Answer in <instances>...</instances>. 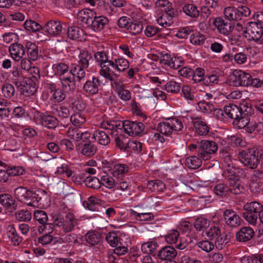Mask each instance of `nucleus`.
<instances>
[{"mask_svg":"<svg viewBox=\"0 0 263 263\" xmlns=\"http://www.w3.org/2000/svg\"><path fill=\"white\" fill-rule=\"evenodd\" d=\"M9 51L11 58L15 61H19L25 53L24 47L18 43L11 44L9 47Z\"/></svg>","mask_w":263,"mask_h":263,"instance_id":"18","label":"nucleus"},{"mask_svg":"<svg viewBox=\"0 0 263 263\" xmlns=\"http://www.w3.org/2000/svg\"><path fill=\"white\" fill-rule=\"evenodd\" d=\"M204 69L202 68H197L195 70H193V73L192 74V80L195 83L202 82L204 79Z\"/></svg>","mask_w":263,"mask_h":263,"instance_id":"58","label":"nucleus"},{"mask_svg":"<svg viewBox=\"0 0 263 263\" xmlns=\"http://www.w3.org/2000/svg\"><path fill=\"white\" fill-rule=\"evenodd\" d=\"M227 184L220 183L215 186L214 193L218 196H224L228 195L229 193L234 194H239L243 192V187L240 183L233 184L228 182Z\"/></svg>","mask_w":263,"mask_h":263,"instance_id":"6","label":"nucleus"},{"mask_svg":"<svg viewBox=\"0 0 263 263\" xmlns=\"http://www.w3.org/2000/svg\"><path fill=\"white\" fill-rule=\"evenodd\" d=\"M85 184L92 189H99L101 186V180L95 177H87L85 179Z\"/></svg>","mask_w":263,"mask_h":263,"instance_id":"55","label":"nucleus"},{"mask_svg":"<svg viewBox=\"0 0 263 263\" xmlns=\"http://www.w3.org/2000/svg\"><path fill=\"white\" fill-rule=\"evenodd\" d=\"M70 121L73 125L80 126L86 122V119L81 113L77 112L70 117Z\"/></svg>","mask_w":263,"mask_h":263,"instance_id":"59","label":"nucleus"},{"mask_svg":"<svg viewBox=\"0 0 263 263\" xmlns=\"http://www.w3.org/2000/svg\"><path fill=\"white\" fill-rule=\"evenodd\" d=\"M24 26L27 30L32 32L38 31L42 28L39 23L31 20L26 21Z\"/></svg>","mask_w":263,"mask_h":263,"instance_id":"61","label":"nucleus"},{"mask_svg":"<svg viewBox=\"0 0 263 263\" xmlns=\"http://www.w3.org/2000/svg\"><path fill=\"white\" fill-rule=\"evenodd\" d=\"M52 112L55 115L61 118H67L70 116V111L68 107L61 105H53L52 106Z\"/></svg>","mask_w":263,"mask_h":263,"instance_id":"37","label":"nucleus"},{"mask_svg":"<svg viewBox=\"0 0 263 263\" xmlns=\"http://www.w3.org/2000/svg\"><path fill=\"white\" fill-rule=\"evenodd\" d=\"M142 29L141 23L130 22L127 29L131 34L136 35L141 32Z\"/></svg>","mask_w":263,"mask_h":263,"instance_id":"64","label":"nucleus"},{"mask_svg":"<svg viewBox=\"0 0 263 263\" xmlns=\"http://www.w3.org/2000/svg\"><path fill=\"white\" fill-rule=\"evenodd\" d=\"M213 25L218 29V32L223 35L229 34L233 29L230 20L216 17L214 19Z\"/></svg>","mask_w":263,"mask_h":263,"instance_id":"12","label":"nucleus"},{"mask_svg":"<svg viewBox=\"0 0 263 263\" xmlns=\"http://www.w3.org/2000/svg\"><path fill=\"white\" fill-rule=\"evenodd\" d=\"M85 238L86 242L91 246L98 245L101 241V234L96 231L88 232Z\"/></svg>","mask_w":263,"mask_h":263,"instance_id":"39","label":"nucleus"},{"mask_svg":"<svg viewBox=\"0 0 263 263\" xmlns=\"http://www.w3.org/2000/svg\"><path fill=\"white\" fill-rule=\"evenodd\" d=\"M92 60L91 53L87 51L83 50L80 52L78 61V65L81 67L87 68L89 65V61Z\"/></svg>","mask_w":263,"mask_h":263,"instance_id":"36","label":"nucleus"},{"mask_svg":"<svg viewBox=\"0 0 263 263\" xmlns=\"http://www.w3.org/2000/svg\"><path fill=\"white\" fill-rule=\"evenodd\" d=\"M130 214L134 216L137 220L141 221L151 220L153 219L154 216L151 213H137L133 210H130Z\"/></svg>","mask_w":263,"mask_h":263,"instance_id":"53","label":"nucleus"},{"mask_svg":"<svg viewBox=\"0 0 263 263\" xmlns=\"http://www.w3.org/2000/svg\"><path fill=\"white\" fill-rule=\"evenodd\" d=\"M243 33L248 41H254L259 45L263 44V29L256 22L248 23Z\"/></svg>","mask_w":263,"mask_h":263,"instance_id":"3","label":"nucleus"},{"mask_svg":"<svg viewBox=\"0 0 263 263\" xmlns=\"http://www.w3.org/2000/svg\"><path fill=\"white\" fill-rule=\"evenodd\" d=\"M33 216L34 219L40 224L43 226L45 224L50 225V223H48V216L47 214L43 210H36L34 211Z\"/></svg>","mask_w":263,"mask_h":263,"instance_id":"44","label":"nucleus"},{"mask_svg":"<svg viewBox=\"0 0 263 263\" xmlns=\"http://www.w3.org/2000/svg\"><path fill=\"white\" fill-rule=\"evenodd\" d=\"M15 85L20 91L21 94L25 96H30L32 95L35 92V89L33 87L27 83L26 80L15 81Z\"/></svg>","mask_w":263,"mask_h":263,"instance_id":"25","label":"nucleus"},{"mask_svg":"<svg viewBox=\"0 0 263 263\" xmlns=\"http://www.w3.org/2000/svg\"><path fill=\"white\" fill-rule=\"evenodd\" d=\"M180 233L178 231L173 229L170 230L165 236L166 241L170 244L176 243L179 239Z\"/></svg>","mask_w":263,"mask_h":263,"instance_id":"51","label":"nucleus"},{"mask_svg":"<svg viewBox=\"0 0 263 263\" xmlns=\"http://www.w3.org/2000/svg\"><path fill=\"white\" fill-rule=\"evenodd\" d=\"M53 66L54 69H55L57 73L59 75V79L71 74L70 69H69L68 65L65 63L60 62L54 64Z\"/></svg>","mask_w":263,"mask_h":263,"instance_id":"40","label":"nucleus"},{"mask_svg":"<svg viewBox=\"0 0 263 263\" xmlns=\"http://www.w3.org/2000/svg\"><path fill=\"white\" fill-rule=\"evenodd\" d=\"M218 149L217 144L213 140H202L199 142L198 156L204 161L210 160Z\"/></svg>","mask_w":263,"mask_h":263,"instance_id":"5","label":"nucleus"},{"mask_svg":"<svg viewBox=\"0 0 263 263\" xmlns=\"http://www.w3.org/2000/svg\"><path fill=\"white\" fill-rule=\"evenodd\" d=\"M93 16V12L89 9H83L77 14V21L83 25H86L88 27Z\"/></svg>","mask_w":263,"mask_h":263,"instance_id":"26","label":"nucleus"},{"mask_svg":"<svg viewBox=\"0 0 263 263\" xmlns=\"http://www.w3.org/2000/svg\"><path fill=\"white\" fill-rule=\"evenodd\" d=\"M3 40L7 44L17 43L19 37L18 35L13 32H7L3 35Z\"/></svg>","mask_w":263,"mask_h":263,"instance_id":"63","label":"nucleus"},{"mask_svg":"<svg viewBox=\"0 0 263 263\" xmlns=\"http://www.w3.org/2000/svg\"><path fill=\"white\" fill-rule=\"evenodd\" d=\"M164 89L169 93L176 94L178 93L181 89L180 84L175 81H170L164 86Z\"/></svg>","mask_w":263,"mask_h":263,"instance_id":"49","label":"nucleus"},{"mask_svg":"<svg viewBox=\"0 0 263 263\" xmlns=\"http://www.w3.org/2000/svg\"><path fill=\"white\" fill-rule=\"evenodd\" d=\"M206 236L212 240L220 235L221 233V229L218 225H212L205 232Z\"/></svg>","mask_w":263,"mask_h":263,"instance_id":"50","label":"nucleus"},{"mask_svg":"<svg viewBox=\"0 0 263 263\" xmlns=\"http://www.w3.org/2000/svg\"><path fill=\"white\" fill-rule=\"evenodd\" d=\"M223 12L224 15L227 18V20H230V21L231 20H239V15H238L237 13V9H235L233 7H228L224 8Z\"/></svg>","mask_w":263,"mask_h":263,"instance_id":"54","label":"nucleus"},{"mask_svg":"<svg viewBox=\"0 0 263 263\" xmlns=\"http://www.w3.org/2000/svg\"><path fill=\"white\" fill-rule=\"evenodd\" d=\"M30 199L32 205L30 206H35L36 204L40 205H44L45 203L49 200V195L43 190H38L35 191H31Z\"/></svg>","mask_w":263,"mask_h":263,"instance_id":"10","label":"nucleus"},{"mask_svg":"<svg viewBox=\"0 0 263 263\" xmlns=\"http://www.w3.org/2000/svg\"><path fill=\"white\" fill-rule=\"evenodd\" d=\"M110 66L119 73V77L121 72L124 71L129 67L128 61L124 58H118L110 62Z\"/></svg>","mask_w":263,"mask_h":263,"instance_id":"21","label":"nucleus"},{"mask_svg":"<svg viewBox=\"0 0 263 263\" xmlns=\"http://www.w3.org/2000/svg\"><path fill=\"white\" fill-rule=\"evenodd\" d=\"M118 177L109 176L108 175H104L101 177V185L111 189L116 187V182Z\"/></svg>","mask_w":263,"mask_h":263,"instance_id":"47","label":"nucleus"},{"mask_svg":"<svg viewBox=\"0 0 263 263\" xmlns=\"http://www.w3.org/2000/svg\"><path fill=\"white\" fill-rule=\"evenodd\" d=\"M109 132L106 133L103 130H96L93 134L92 138L100 144L107 145L110 142V138L108 136Z\"/></svg>","mask_w":263,"mask_h":263,"instance_id":"31","label":"nucleus"},{"mask_svg":"<svg viewBox=\"0 0 263 263\" xmlns=\"http://www.w3.org/2000/svg\"><path fill=\"white\" fill-rule=\"evenodd\" d=\"M194 226L196 230L200 231L209 226V222L205 218L199 217L194 221Z\"/></svg>","mask_w":263,"mask_h":263,"instance_id":"62","label":"nucleus"},{"mask_svg":"<svg viewBox=\"0 0 263 263\" xmlns=\"http://www.w3.org/2000/svg\"><path fill=\"white\" fill-rule=\"evenodd\" d=\"M79 150L81 154L85 156L91 157L94 155L97 151V146L90 142H86L82 145Z\"/></svg>","mask_w":263,"mask_h":263,"instance_id":"33","label":"nucleus"},{"mask_svg":"<svg viewBox=\"0 0 263 263\" xmlns=\"http://www.w3.org/2000/svg\"><path fill=\"white\" fill-rule=\"evenodd\" d=\"M254 235V232L253 229L249 227H244L236 233V237L238 241L246 242L250 240Z\"/></svg>","mask_w":263,"mask_h":263,"instance_id":"24","label":"nucleus"},{"mask_svg":"<svg viewBox=\"0 0 263 263\" xmlns=\"http://www.w3.org/2000/svg\"><path fill=\"white\" fill-rule=\"evenodd\" d=\"M145 128L144 125L139 122L126 120L122 121V129L130 136H136L141 134Z\"/></svg>","mask_w":263,"mask_h":263,"instance_id":"8","label":"nucleus"},{"mask_svg":"<svg viewBox=\"0 0 263 263\" xmlns=\"http://www.w3.org/2000/svg\"><path fill=\"white\" fill-rule=\"evenodd\" d=\"M94 58L100 66L107 63L110 65V62L111 61V60H109L108 56L105 51L96 52L94 55Z\"/></svg>","mask_w":263,"mask_h":263,"instance_id":"52","label":"nucleus"},{"mask_svg":"<svg viewBox=\"0 0 263 263\" xmlns=\"http://www.w3.org/2000/svg\"><path fill=\"white\" fill-rule=\"evenodd\" d=\"M122 121L118 120H107L104 121L101 123V127L103 128L110 130L111 135L119 130H122Z\"/></svg>","mask_w":263,"mask_h":263,"instance_id":"27","label":"nucleus"},{"mask_svg":"<svg viewBox=\"0 0 263 263\" xmlns=\"http://www.w3.org/2000/svg\"><path fill=\"white\" fill-rule=\"evenodd\" d=\"M62 242L72 246L78 242V235L75 233H68V234L62 236L60 238Z\"/></svg>","mask_w":263,"mask_h":263,"instance_id":"57","label":"nucleus"},{"mask_svg":"<svg viewBox=\"0 0 263 263\" xmlns=\"http://www.w3.org/2000/svg\"><path fill=\"white\" fill-rule=\"evenodd\" d=\"M262 152L259 147L253 146L246 149L239 150L238 158L240 161L248 168L254 170L257 168Z\"/></svg>","mask_w":263,"mask_h":263,"instance_id":"2","label":"nucleus"},{"mask_svg":"<svg viewBox=\"0 0 263 263\" xmlns=\"http://www.w3.org/2000/svg\"><path fill=\"white\" fill-rule=\"evenodd\" d=\"M244 211H250L259 216L262 210L263 206L257 201L251 202L246 203L243 207Z\"/></svg>","mask_w":263,"mask_h":263,"instance_id":"38","label":"nucleus"},{"mask_svg":"<svg viewBox=\"0 0 263 263\" xmlns=\"http://www.w3.org/2000/svg\"><path fill=\"white\" fill-rule=\"evenodd\" d=\"M191 120L197 134L200 136H206L208 134L210 127L204 119L197 116L192 117Z\"/></svg>","mask_w":263,"mask_h":263,"instance_id":"11","label":"nucleus"},{"mask_svg":"<svg viewBox=\"0 0 263 263\" xmlns=\"http://www.w3.org/2000/svg\"><path fill=\"white\" fill-rule=\"evenodd\" d=\"M100 67L99 74L106 80L112 81L114 80V78H119V73H117L108 63L105 64Z\"/></svg>","mask_w":263,"mask_h":263,"instance_id":"22","label":"nucleus"},{"mask_svg":"<svg viewBox=\"0 0 263 263\" xmlns=\"http://www.w3.org/2000/svg\"><path fill=\"white\" fill-rule=\"evenodd\" d=\"M62 88L67 93H72L76 89V81L72 74H69L60 79Z\"/></svg>","mask_w":263,"mask_h":263,"instance_id":"17","label":"nucleus"},{"mask_svg":"<svg viewBox=\"0 0 263 263\" xmlns=\"http://www.w3.org/2000/svg\"><path fill=\"white\" fill-rule=\"evenodd\" d=\"M128 251V247H116L113 250V252H109L108 253V258L109 262H116L115 260L117 258L112 254V253H115L118 256L123 255L127 253Z\"/></svg>","mask_w":263,"mask_h":263,"instance_id":"46","label":"nucleus"},{"mask_svg":"<svg viewBox=\"0 0 263 263\" xmlns=\"http://www.w3.org/2000/svg\"><path fill=\"white\" fill-rule=\"evenodd\" d=\"M25 47L28 58L33 61L37 60L39 57L38 46L34 43L28 41L26 42Z\"/></svg>","mask_w":263,"mask_h":263,"instance_id":"28","label":"nucleus"},{"mask_svg":"<svg viewBox=\"0 0 263 263\" xmlns=\"http://www.w3.org/2000/svg\"><path fill=\"white\" fill-rule=\"evenodd\" d=\"M41 123L42 125L48 128H55L59 124L58 119L51 115H41Z\"/></svg>","mask_w":263,"mask_h":263,"instance_id":"32","label":"nucleus"},{"mask_svg":"<svg viewBox=\"0 0 263 263\" xmlns=\"http://www.w3.org/2000/svg\"><path fill=\"white\" fill-rule=\"evenodd\" d=\"M198 156H191L185 160L186 165L191 169H196L199 168L202 164V161Z\"/></svg>","mask_w":263,"mask_h":263,"instance_id":"48","label":"nucleus"},{"mask_svg":"<svg viewBox=\"0 0 263 263\" xmlns=\"http://www.w3.org/2000/svg\"><path fill=\"white\" fill-rule=\"evenodd\" d=\"M101 85L99 77H93L92 80L87 81L83 85V90L90 95L97 94Z\"/></svg>","mask_w":263,"mask_h":263,"instance_id":"14","label":"nucleus"},{"mask_svg":"<svg viewBox=\"0 0 263 263\" xmlns=\"http://www.w3.org/2000/svg\"><path fill=\"white\" fill-rule=\"evenodd\" d=\"M223 215L226 223L228 226L236 228L241 224L242 220L235 211L230 209L226 210Z\"/></svg>","mask_w":263,"mask_h":263,"instance_id":"13","label":"nucleus"},{"mask_svg":"<svg viewBox=\"0 0 263 263\" xmlns=\"http://www.w3.org/2000/svg\"><path fill=\"white\" fill-rule=\"evenodd\" d=\"M214 246L218 250H222L229 242V239L226 235L221 234L218 237L214 239Z\"/></svg>","mask_w":263,"mask_h":263,"instance_id":"56","label":"nucleus"},{"mask_svg":"<svg viewBox=\"0 0 263 263\" xmlns=\"http://www.w3.org/2000/svg\"><path fill=\"white\" fill-rule=\"evenodd\" d=\"M85 68L81 67L77 65L73 66L70 69V73L74 77V79L76 78L78 81L81 82L83 80L86 76Z\"/></svg>","mask_w":263,"mask_h":263,"instance_id":"45","label":"nucleus"},{"mask_svg":"<svg viewBox=\"0 0 263 263\" xmlns=\"http://www.w3.org/2000/svg\"><path fill=\"white\" fill-rule=\"evenodd\" d=\"M31 192V191L27 190L26 188L22 186L18 187L14 190V194L17 200L28 205H32L30 202V194L29 193Z\"/></svg>","mask_w":263,"mask_h":263,"instance_id":"20","label":"nucleus"},{"mask_svg":"<svg viewBox=\"0 0 263 263\" xmlns=\"http://www.w3.org/2000/svg\"><path fill=\"white\" fill-rule=\"evenodd\" d=\"M182 128L183 124L181 120L176 118H173L167 119L159 123L157 126V130L165 136H170L174 130L180 131Z\"/></svg>","mask_w":263,"mask_h":263,"instance_id":"4","label":"nucleus"},{"mask_svg":"<svg viewBox=\"0 0 263 263\" xmlns=\"http://www.w3.org/2000/svg\"><path fill=\"white\" fill-rule=\"evenodd\" d=\"M156 21L159 25L163 27H169L173 23L172 20L170 18L169 16H168L167 14H165V13H163L160 15Z\"/></svg>","mask_w":263,"mask_h":263,"instance_id":"60","label":"nucleus"},{"mask_svg":"<svg viewBox=\"0 0 263 263\" xmlns=\"http://www.w3.org/2000/svg\"><path fill=\"white\" fill-rule=\"evenodd\" d=\"M108 18L103 15L93 16L88 27L94 31H100L108 24Z\"/></svg>","mask_w":263,"mask_h":263,"instance_id":"15","label":"nucleus"},{"mask_svg":"<svg viewBox=\"0 0 263 263\" xmlns=\"http://www.w3.org/2000/svg\"><path fill=\"white\" fill-rule=\"evenodd\" d=\"M0 202L5 206L9 212H13L17 209V203L12 197L8 194L0 195Z\"/></svg>","mask_w":263,"mask_h":263,"instance_id":"23","label":"nucleus"},{"mask_svg":"<svg viewBox=\"0 0 263 263\" xmlns=\"http://www.w3.org/2000/svg\"><path fill=\"white\" fill-rule=\"evenodd\" d=\"M67 36L73 40H82L84 39V31L80 28L72 26L68 29Z\"/></svg>","mask_w":263,"mask_h":263,"instance_id":"34","label":"nucleus"},{"mask_svg":"<svg viewBox=\"0 0 263 263\" xmlns=\"http://www.w3.org/2000/svg\"><path fill=\"white\" fill-rule=\"evenodd\" d=\"M158 247L157 242L155 240H151L143 243L141 247L142 252L147 254H153Z\"/></svg>","mask_w":263,"mask_h":263,"instance_id":"42","label":"nucleus"},{"mask_svg":"<svg viewBox=\"0 0 263 263\" xmlns=\"http://www.w3.org/2000/svg\"><path fill=\"white\" fill-rule=\"evenodd\" d=\"M182 11L186 15L193 18H196L200 15V10L192 4H185L182 7Z\"/></svg>","mask_w":263,"mask_h":263,"instance_id":"35","label":"nucleus"},{"mask_svg":"<svg viewBox=\"0 0 263 263\" xmlns=\"http://www.w3.org/2000/svg\"><path fill=\"white\" fill-rule=\"evenodd\" d=\"M224 168L222 174L223 177L227 179L229 182L233 184L239 183L237 177V168L233 166L229 155L226 156L224 158Z\"/></svg>","mask_w":263,"mask_h":263,"instance_id":"7","label":"nucleus"},{"mask_svg":"<svg viewBox=\"0 0 263 263\" xmlns=\"http://www.w3.org/2000/svg\"><path fill=\"white\" fill-rule=\"evenodd\" d=\"M115 142L117 146L123 151H126L127 148H129L130 145L134 144L133 141H130L128 138L123 136L116 138Z\"/></svg>","mask_w":263,"mask_h":263,"instance_id":"41","label":"nucleus"},{"mask_svg":"<svg viewBox=\"0 0 263 263\" xmlns=\"http://www.w3.org/2000/svg\"><path fill=\"white\" fill-rule=\"evenodd\" d=\"M225 115L229 118L237 120L240 116H241L240 112L239 107L236 105L231 104L226 106L224 108Z\"/></svg>","mask_w":263,"mask_h":263,"instance_id":"30","label":"nucleus"},{"mask_svg":"<svg viewBox=\"0 0 263 263\" xmlns=\"http://www.w3.org/2000/svg\"><path fill=\"white\" fill-rule=\"evenodd\" d=\"M128 170V166L126 164L117 163L114 164L111 171L114 177L121 178L123 174L127 172Z\"/></svg>","mask_w":263,"mask_h":263,"instance_id":"43","label":"nucleus"},{"mask_svg":"<svg viewBox=\"0 0 263 263\" xmlns=\"http://www.w3.org/2000/svg\"><path fill=\"white\" fill-rule=\"evenodd\" d=\"M251 76L249 73L239 70L234 72L230 78L229 84L234 86H248Z\"/></svg>","mask_w":263,"mask_h":263,"instance_id":"9","label":"nucleus"},{"mask_svg":"<svg viewBox=\"0 0 263 263\" xmlns=\"http://www.w3.org/2000/svg\"><path fill=\"white\" fill-rule=\"evenodd\" d=\"M7 235L9 241L15 246H18L23 241V238L17 233L16 230L13 225L7 227Z\"/></svg>","mask_w":263,"mask_h":263,"instance_id":"29","label":"nucleus"},{"mask_svg":"<svg viewBox=\"0 0 263 263\" xmlns=\"http://www.w3.org/2000/svg\"><path fill=\"white\" fill-rule=\"evenodd\" d=\"M51 221L54 226L60 229L64 233H68L80 229V219L72 213H68L65 217L61 215L52 216Z\"/></svg>","mask_w":263,"mask_h":263,"instance_id":"1","label":"nucleus"},{"mask_svg":"<svg viewBox=\"0 0 263 263\" xmlns=\"http://www.w3.org/2000/svg\"><path fill=\"white\" fill-rule=\"evenodd\" d=\"M177 252L172 246H165L163 247L158 253V258L162 260L167 261L170 259H174L177 256Z\"/></svg>","mask_w":263,"mask_h":263,"instance_id":"19","label":"nucleus"},{"mask_svg":"<svg viewBox=\"0 0 263 263\" xmlns=\"http://www.w3.org/2000/svg\"><path fill=\"white\" fill-rule=\"evenodd\" d=\"M64 25L65 26L59 21L51 20L46 24L45 28L50 35L57 36L62 33Z\"/></svg>","mask_w":263,"mask_h":263,"instance_id":"16","label":"nucleus"}]
</instances>
